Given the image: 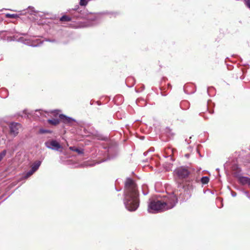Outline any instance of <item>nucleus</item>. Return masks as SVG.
Returning a JSON list of instances; mask_svg holds the SVG:
<instances>
[{
	"instance_id": "nucleus-1",
	"label": "nucleus",
	"mask_w": 250,
	"mask_h": 250,
	"mask_svg": "<svg viewBox=\"0 0 250 250\" xmlns=\"http://www.w3.org/2000/svg\"><path fill=\"white\" fill-rule=\"evenodd\" d=\"M124 204L130 211L136 210L139 206V193L137 184L131 178H127L125 183Z\"/></svg>"
},
{
	"instance_id": "nucleus-2",
	"label": "nucleus",
	"mask_w": 250,
	"mask_h": 250,
	"mask_svg": "<svg viewBox=\"0 0 250 250\" xmlns=\"http://www.w3.org/2000/svg\"><path fill=\"white\" fill-rule=\"evenodd\" d=\"M174 176L177 179L183 180L186 179L190 174L189 169L186 167H180L174 171Z\"/></svg>"
},
{
	"instance_id": "nucleus-3",
	"label": "nucleus",
	"mask_w": 250,
	"mask_h": 250,
	"mask_svg": "<svg viewBox=\"0 0 250 250\" xmlns=\"http://www.w3.org/2000/svg\"><path fill=\"white\" fill-rule=\"evenodd\" d=\"M148 211L150 213H153L155 211H165L163 203H162V201L159 200H153L151 201L148 205Z\"/></svg>"
},
{
	"instance_id": "nucleus-4",
	"label": "nucleus",
	"mask_w": 250,
	"mask_h": 250,
	"mask_svg": "<svg viewBox=\"0 0 250 250\" xmlns=\"http://www.w3.org/2000/svg\"><path fill=\"white\" fill-rule=\"evenodd\" d=\"M162 201L166 210L174 207L177 201V199L175 195H172Z\"/></svg>"
},
{
	"instance_id": "nucleus-5",
	"label": "nucleus",
	"mask_w": 250,
	"mask_h": 250,
	"mask_svg": "<svg viewBox=\"0 0 250 250\" xmlns=\"http://www.w3.org/2000/svg\"><path fill=\"white\" fill-rule=\"evenodd\" d=\"M10 134L13 137H16L19 133V130L21 126L20 124L17 123H12L9 125Z\"/></svg>"
},
{
	"instance_id": "nucleus-6",
	"label": "nucleus",
	"mask_w": 250,
	"mask_h": 250,
	"mask_svg": "<svg viewBox=\"0 0 250 250\" xmlns=\"http://www.w3.org/2000/svg\"><path fill=\"white\" fill-rule=\"evenodd\" d=\"M50 146H48V147L51 148L53 149L58 150L59 148H61V146L60 144L57 142L56 140H52L50 143Z\"/></svg>"
},
{
	"instance_id": "nucleus-7",
	"label": "nucleus",
	"mask_w": 250,
	"mask_h": 250,
	"mask_svg": "<svg viewBox=\"0 0 250 250\" xmlns=\"http://www.w3.org/2000/svg\"><path fill=\"white\" fill-rule=\"evenodd\" d=\"M183 188H184L185 191L187 194L189 195V197H190L191 196L192 192L193 190V187L191 185L188 184L187 186H184Z\"/></svg>"
},
{
	"instance_id": "nucleus-8",
	"label": "nucleus",
	"mask_w": 250,
	"mask_h": 250,
	"mask_svg": "<svg viewBox=\"0 0 250 250\" xmlns=\"http://www.w3.org/2000/svg\"><path fill=\"white\" fill-rule=\"evenodd\" d=\"M239 180L242 185H250V179L248 177H241Z\"/></svg>"
},
{
	"instance_id": "nucleus-9",
	"label": "nucleus",
	"mask_w": 250,
	"mask_h": 250,
	"mask_svg": "<svg viewBox=\"0 0 250 250\" xmlns=\"http://www.w3.org/2000/svg\"><path fill=\"white\" fill-rule=\"evenodd\" d=\"M59 118L60 120L64 123H70L72 121L71 118L67 117L63 114H60L59 115Z\"/></svg>"
},
{
	"instance_id": "nucleus-10",
	"label": "nucleus",
	"mask_w": 250,
	"mask_h": 250,
	"mask_svg": "<svg viewBox=\"0 0 250 250\" xmlns=\"http://www.w3.org/2000/svg\"><path fill=\"white\" fill-rule=\"evenodd\" d=\"M41 164V162L40 161H37L35 162L31 166V169L33 172L36 171Z\"/></svg>"
},
{
	"instance_id": "nucleus-11",
	"label": "nucleus",
	"mask_w": 250,
	"mask_h": 250,
	"mask_svg": "<svg viewBox=\"0 0 250 250\" xmlns=\"http://www.w3.org/2000/svg\"><path fill=\"white\" fill-rule=\"evenodd\" d=\"M47 122L49 124L54 125H56L60 123L59 120L56 119H49L47 121Z\"/></svg>"
},
{
	"instance_id": "nucleus-12",
	"label": "nucleus",
	"mask_w": 250,
	"mask_h": 250,
	"mask_svg": "<svg viewBox=\"0 0 250 250\" xmlns=\"http://www.w3.org/2000/svg\"><path fill=\"white\" fill-rule=\"evenodd\" d=\"M60 21L62 22L70 21H71V18L68 16L63 15L60 18Z\"/></svg>"
},
{
	"instance_id": "nucleus-13",
	"label": "nucleus",
	"mask_w": 250,
	"mask_h": 250,
	"mask_svg": "<svg viewBox=\"0 0 250 250\" xmlns=\"http://www.w3.org/2000/svg\"><path fill=\"white\" fill-rule=\"evenodd\" d=\"M201 181L203 184H206L209 182V178L207 176L203 177L201 179Z\"/></svg>"
},
{
	"instance_id": "nucleus-14",
	"label": "nucleus",
	"mask_w": 250,
	"mask_h": 250,
	"mask_svg": "<svg viewBox=\"0 0 250 250\" xmlns=\"http://www.w3.org/2000/svg\"><path fill=\"white\" fill-rule=\"evenodd\" d=\"M70 149L74 151L77 152L79 154L83 153V151L78 148H74L73 147H70Z\"/></svg>"
},
{
	"instance_id": "nucleus-15",
	"label": "nucleus",
	"mask_w": 250,
	"mask_h": 250,
	"mask_svg": "<svg viewBox=\"0 0 250 250\" xmlns=\"http://www.w3.org/2000/svg\"><path fill=\"white\" fill-rule=\"evenodd\" d=\"M35 172H33V170L32 169H31L29 171L27 172L25 176H24V178H27L28 177H29L30 176H31Z\"/></svg>"
},
{
	"instance_id": "nucleus-16",
	"label": "nucleus",
	"mask_w": 250,
	"mask_h": 250,
	"mask_svg": "<svg viewBox=\"0 0 250 250\" xmlns=\"http://www.w3.org/2000/svg\"><path fill=\"white\" fill-rule=\"evenodd\" d=\"M6 154V150H3L2 152L0 153V161L3 158V157L5 156Z\"/></svg>"
},
{
	"instance_id": "nucleus-17",
	"label": "nucleus",
	"mask_w": 250,
	"mask_h": 250,
	"mask_svg": "<svg viewBox=\"0 0 250 250\" xmlns=\"http://www.w3.org/2000/svg\"><path fill=\"white\" fill-rule=\"evenodd\" d=\"M6 17L7 18H14V19H15V18H17L18 16L17 14H7L6 15Z\"/></svg>"
},
{
	"instance_id": "nucleus-18",
	"label": "nucleus",
	"mask_w": 250,
	"mask_h": 250,
	"mask_svg": "<svg viewBox=\"0 0 250 250\" xmlns=\"http://www.w3.org/2000/svg\"><path fill=\"white\" fill-rule=\"evenodd\" d=\"M246 6L250 9V0H244Z\"/></svg>"
},
{
	"instance_id": "nucleus-19",
	"label": "nucleus",
	"mask_w": 250,
	"mask_h": 250,
	"mask_svg": "<svg viewBox=\"0 0 250 250\" xmlns=\"http://www.w3.org/2000/svg\"><path fill=\"white\" fill-rule=\"evenodd\" d=\"M80 4L81 5H85L86 4V2L85 0H81Z\"/></svg>"
},
{
	"instance_id": "nucleus-20",
	"label": "nucleus",
	"mask_w": 250,
	"mask_h": 250,
	"mask_svg": "<svg viewBox=\"0 0 250 250\" xmlns=\"http://www.w3.org/2000/svg\"><path fill=\"white\" fill-rule=\"evenodd\" d=\"M41 132L42 133H48V132H49V131L48 130H42Z\"/></svg>"
}]
</instances>
